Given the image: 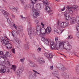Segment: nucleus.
<instances>
[{
  "label": "nucleus",
  "instance_id": "nucleus-16",
  "mask_svg": "<svg viewBox=\"0 0 79 79\" xmlns=\"http://www.w3.org/2000/svg\"><path fill=\"white\" fill-rule=\"evenodd\" d=\"M76 19L74 17H72L71 19L70 20V24L72 25V24H74L76 23Z\"/></svg>",
  "mask_w": 79,
  "mask_h": 79
},
{
  "label": "nucleus",
  "instance_id": "nucleus-61",
  "mask_svg": "<svg viewBox=\"0 0 79 79\" xmlns=\"http://www.w3.org/2000/svg\"><path fill=\"white\" fill-rule=\"evenodd\" d=\"M53 65L52 66H51V69H53Z\"/></svg>",
  "mask_w": 79,
  "mask_h": 79
},
{
  "label": "nucleus",
  "instance_id": "nucleus-54",
  "mask_svg": "<svg viewBox=\"0 0 79 79\" xmlns=\"http://www.w3.org/2000/svg\"><path fill=\"white\" fill-rule=\"evenodd\" d=\"M73 55H75L76 56H77V55L76 54H75V53H74V52H73L72 53Z\"/></svg>",
  "mask_w": 79,
  "mask_h": 79
},
{
  "label": "nucleus",
  "instance_id": "nucleus-22",
  "mask_svg": "<svg viewBox=\"0 0 79 79\" xmlns=\"http://www.w3.org/2000/svg\"><path fill=\"white\" fill-rule=\"evenodd\" d=\"M39 61L40 64H42L43 63H45V61H44V59L42 58H39Z\"/></svg>",
  "mask_w": 79,
  "mask_h": 79
},
{
  "label": "nucleus",
  "instance_id": "nucleus-57",
  "mask_svg": "<svg viewBox=\"0 0 79 79\" xmlns=\"http://www.w3.org/2000/svg\"><path fill=\"white\" fill-rule=\"evenodd\" d=\"M2 58H3V59H5V58H6V56H4L2 57Z\"/></svg>",
  "mask_w": 79,
  "mask_h": 79
},
{
  "label": "nucleus",
  "instance_id": "nucleus-7",
  "mask_svg": "<svg viewBox=\"0 0 79 79\" xmlns=\"http://www.w3.org/2000/svg\"><path fill=\"white\" fill-rule=\"evenodd\" d=\"M4 15V16L6 18V19L7 20V22H10V20L9 19V18L8 17V16H9V14L8 12L5 11L4 10H2V11Z\"/></svg>",
  "mask_w": 79,
  "mask_h": 79
},
{
  "label": "nucleus",
  "instance_id": "nucleus-4",
  "mask_svg": "<svg viewBox=\"0 0 79 79\" xmlns=\"http://www.w3.org/2000/svg\"><path fill=\"white\" fill-rule=\"evenodd\" d=\"M69 24V23L68 22H63L60 24L59 29L60 30H61L63 28H64L67 27Z\"/></svg>",
  "mask_w": 79,
  "mask_h": 79
},
{
  "label": "nucleus",
  "instance_id": "nucleus-13",
  "mask_svg": "<svg viewBox=\"0 0 79 79\" xmlns=\"http://www.w3.org/2000/svg\"><path fill=\"white\" fill-rule=\"evenodd\" d=\"M37 34L38 35H40V30L41 29V27L39 25H36Z\"/></svg>",
  "mask_w": 79,
  "mask_h": 79
},
{
  "label": "nucleus",
  "instance_id": "nucleus-12",
  "mask_svg": "<svg viewBox=\"0 0 79 79\" xmlns=\"http://www.w3.org/2000/svg\"><path fill=\"white\" fill-rule=\"evenodd\" d=\"M45 10L49 15H52V14H53V13L52 11L50 10V8L49 7V6H46Z\"/></svg>",
  "mask_w": 79,
  "mask_h": 79
},
{
  "label": "nucleus",
  "instance_id": "nucleus-27",
  "mask_svg": "<svg viewBox=\"0 0 79 79\" xmlns=\"http://www.w3.org/2000/svg\"><path fill=\"white\" fill-rule=\"evenodd\" d=\"M11 53L10 52H7L6 53V56H9L10 57V56H11Z\"/></svg>",
  "mask_w": 79,
  "mask_h": 79
},
{
  "label": "nucleus",
  "instance_id": "nucleus-24",
  "mask_svg": "<svg viewBox=\"0 0 79 79\" xmlns=\"http://www.w3.org/2000/svg\"><path fill=\"white\" fill-rule=\"evenodd\" d=\"M19 30L17 31V32H18L19 34H21L22 32H23V28L22 27H20L19 28H18Z\"/></svg>",
  "mask_w": 79,
  "mask_h": 79
},
{
  "label": "nucleus",
  "instance_id": "nucleus-59",
  "mask_svg": "<svg viewBox=\"0 0 79 79\" xmlns=\"http://www.w3.org/2000/svg\"><path fill=\"white\" fill-rule=\"evenodd\" d=\"M42 2L44 4L45 3V1L44 0H43Z\"/></svg>",
  "mask_w": 79,
  "mask_h": 79
},
{
  "label": "nucleus",
  "instance_id": "nucleus-1",
  "mask_svg": "<svg viewBox=\"0 0 79 79\" xmlns=\"http://www.w3.org/2000/svg\"><path fill=\"white\" fill-rule=\"evenodd\" d=\"M55 40L56 45V49L58 50H63V49H65L68 52L70 51L72 49V46L68 41H66L64 43L63 42H57L58 40V38L56 37L55 38Z\"/></svg>",
  "mask_w": 79,
  "mask_h": 79
},
{
  "label": "nucleus",
  "instance_id": "nucleus-34",
  "mask_svg": "<svg viewBox=\"0 0 79 79\" xmlns=\"http://www.w3.org/2000/svg\"><path fill=\"white\" fill-rule=\"evenodd\" d=\"M33 72H34V73H34L32 74V75L33 76H36V74H35V73H36L37 74H40V73L37 72L35 70H33Z\"/></svg>",
  "mask_w": 79,
  "mask_h": 79
},
{
  "label": "nucleus",
  "instance_id": "nucleus-60",
  "mask_svg": "<svg viewBox=\"0 0 79 79\" xmlns=\"http://www.w3.org/2000/svg\"><path fill=\"white\" fill-rule=\"evenodd\" d=\"M41 24L42 25V26H43V27H44V24H43V23H42Z\"/></svg>",
  "mask_w": 79,
  "mask_h": 79
},
{
  "label": "nucleus",
  "instance_id": "nucleus-42",
  "mask_svg": "<svg viewBox=\"0 0 79 79\" xmlns=\"http://www.w3.org/2000/svg\"><path fill=\"white\" fill-rule=\"evenodd\" d=\"M60 24V21H58L57 24L55 25V26L56 27H59V25Z\"/></svg>",
  "mask_w": 79,
  "mask_h": 79
},
{
  "label": "nucleus",
  "instance_id": "nucleus-62",
  "mask_svg": "<svg viewBox=\"0 0 79 79\" xmlns=\"http://www.w3.org/2000/svg\"><path fill=\"white\" fill-rule=\"evenodd\" d=\"M12 16L13 17V18H15V15H12Z\"/></svg>",
  "mask_w": 79,
  "mask_h": 79
},
{
  "label": "nucleus",
  "instance_id": "nucleus-5",
  "mask_svg": "<svg viewBox=\"0 0 79 79\" xmlns=\"http://www.w3.org/2000/svg\"><path fill=\"white\" fill-rule=\"evenodd\" d=\"M23 71H24V67L23 66H20L19 69L17 70L16 74H17L18 76H19V74L22 73Z\"/></svg>",
  "mask_w": 79,
  "mask_h": 79
},
{
  "label": "nucleus",
  "instance_id": "nucleus-19",
  "mask_svg": "<svg viewBox=\"0 0 79 79\" xmlns=\"http://www.w3.org/2000/svg\"><path fill=\"white\" fill-rule=\"evenodd\" d=\"M46 29L44 27H42L40 30V34H45Z\"/></svg>",
  "mask_w": 79,
  "mask_h": 79
},
{
  "label": "nucleus",
  "instance_id": "nucleus-14",
  "mask_svg": "<svg viewBox=\"0 0 79 79\" xmlns=\"http://www.w3.org/2000/svg\"><path fill=\"white\" fill-rule=\"evenodd\" d=\"M35 4H33L32 2V1H31V3L29 5V6L30 8L31 9V10H32V11H35V9H34V5Z\"/></svg>",
  "mask_w": 79,
  "mask_h": 79
},
{
  "label": "nucleus",
  "instance_id": "nucleus-3",
  "mask_svg": "<svg viewBox=\"0 0 79 79\" xmlns=\"http://www.w3.org/2000/svg\"><path fill=\"white\" fill-rule=\"evenodd\" d=\"M27 29L28 32L29 36H31L32 35H35V34H34V31L32 30H31V23L29 22L28 23L27 26Z\"/></svg>",
  "mask_w": 79,
  "mask_h": 79
},
{
  "label": "nucleus",
  "instance_id": "nucleus-31",
  "mask_svg": "<svg viewBox=\"0 0 79 79\" xmlns=\"http://www.w3.org/2000/svg\"><path fill=\"white\" fill-rule=\"evenodd\" d=\"M6 69H2L0 71V72L1 74H3V73H6Z\"/></svg>",
  "mask_w": 79,
  "mask_h": 79
},
{
  "label": "nucleus",
  "instance_id": "nucleus-41",
  "mask_svg": "<svg viewBox=\"0 0 79 79\" xmlns=\"http://www.w3.org/2000/svg\"><path fill=\"white\" fill-rule=\"evenodd\" d=\"M25 60V58L23 57L20 59V61L21 63H24V61Z\"/></svg>",
  "mask_w": 79,
  "mask_h": 79
},
{
  "label": "nucleus",
  "instance_id": "nucleus-11",
  "mask_svg": "<svg viewBox=\"0 0 79 79\" xmlns=\"http://www.w3.org/2000/svg\"><path fill=\"white\" fill-rule=\"evenodd\" d=\"M9 8L11 11L14 12H15V11L18 12V7H15L12 6H10Z\"/></svg>",
  "mask_w": 79,
  "mask_h": 79
},
{
  "label": "nucleus",
  "instance_id": "nucleus-2",
  "mask_svg": "<svg viewBox=\"0 0 79 79\" xmlns=\"http://www.w3.org/2000/svg\"><path fill=\"white\" fill-rule=\"evenodd\" d=\"M67 8L68 13L71 14L73 13V10L72 9L74 10L75 11H78L79 10V7L77 6H73L71 7L67 6Z\"/></svg>",
  "mask_w": 79,
  "mask_h": 79
},
{
  "label": "nucleus",
  "instance_id": "nucleus-25",
  "mask_svg": "<svg viewBox=\"0 0 79 79\" xmlns=\"http://www.w3.org/2000/svg\"><path fill=\"white\" fill-rule=\"evenodd\" d=\"M52 74L54 76H56V77L58 78V76H59V74H58V72L55 71L53 72L52 73Z\"/></svg>",
  "mask_w": 79,
  "mask_h": 79
},
{
  "label": "nucleus",
  "instance_id": "nucleus-49",
  "mask_svg": "<svg viewBox=\"0 0 79 79\" xmlns=\"http://www.w3.org/2000/svg\"><path fill=\"white\" fill-rule=\"evenodd\" d=\"M29 79H32V78H33V76L32 75H31L30 76H29Z\"/></svg>",
  "mask_w": 79,
  "mask_h": 79
},
{
  "label": "nucleus",
  "instance_id": "nucleus-43",
  "mask_svg": "<svg viewBox=\"0 0 79 79\" xmlns=\"http://www.w3.org/2000/svg\"><path fill=\"white\" fill-rule=\"evenodd\" d=\"M73 38V37L72 36H71V35H69L68 36V37L67 38V39H68V40H70L71 39Z\"/></svg>",
  "mask_w": 79,
  "mask_h": 79
},
{
  "label": "nucleus",
  "instance_id": "nucleus-32",
  "mask_svg": "<svg viewBox=\"0 0 79 79\" xmlns=\"http://www.w3.org/2000/svg\"><path fill=\"white\" fill-rule=\"evenodd\" d=\"M12 70H13L14 71H16V67L15 65H13L12 66Z\"/></svg>",
  "mask_w": 79,
  "mask_h": 79
},
{
  "label": "nucleus",
  "instance_id": "nucleus-9",
  "mask_svg": "<svg viewBox=\"0 0 79 79\" xmlns=\"http://www.w3.org/2000/svg\"><path fill=\"white\" fill-rule=\"evenodd\" d=\"M32 12V15L34 18H37V16H39V13L36 12V10H35V11L34 10Z\"/></svg>",
  "mask_w": 79,
  "mask_h": 79
},
{
  "label": "nucleus",
  "instance_id": "nucleus-64",
  "mask_svg": "<svg viewBox=\"0 0 79 79\" xmlns=\"http://www.w3.org/2000/svg\"><path fill=\"white\" fill-rule=\"evenodd\" d=\"M42 0H39V1H41L42 2Z\"/></svg>",
  "mask_w": 79,
  "mask_h": 79
},
{
  "label": "nucleus",
  "instance_id": "nucleus-15",
  "mask_svg": "<svg viewBox=\"0 0 79 79\" xmlns=\"http://www.w3.org/2000/svg\"><path fill=\"white\" fill-rule=\"evenodd\" d=\"M51 45L52 49H56L57 50H58L56 49V44H54L53 42H52L51 43Z\"/></svg>",
  "mask_w": 79,
  "mask_h": 79
},
{
  "label": "nucleus",
  "instance_id": "nucleus-55",
  "mask_svg": "<svg viewBox=\"0 0 79 79\" xmlns=\"http://www.w3.org/2000/svg\"><path fill=\"white\" fill-rule=\"evenodd\" d=\"M65 9V7H64L63 9H61V11H64Z\"/></svg>",
  "mask_w": 79,
  "mask_h": 79
},
{
  "label": "nucleus",
  "instance_id": "nucleus-8",
  "mask_svg": "<svg viewBox=\"0 0 79 79\" xmlns=\"http://www.w3.org/2000/svg\"><path fill=\"white\" fill-rule=\"evenodd\" d=\"M1 42H2L3 45L5 46L6 44L8 43L9 41L8 40L4 38L1 40Z\"/></svg>",
  "mask_w": 79,
  "mask_h": 79
},
{
  "label": "nucleus",
  "instance_id": "nucleus-48",
  "mask_svg": "<svg viewBox=\"0 0 79 79\" xmlns=\"http://www.w3.org/2000/svg\"><path fill=\"white\" fill-rule=\"evenodd\" d=\"M11 51L13 53H15V49H13L11 50Z\"/></svg>",
  "mask_w": 79,
  "mask_h": 79
},
{
  "label": "nucleus",
  "instance_id": "nucleus-26",
  "mask_svg": "<svg viewBox=\"0 0 79 79\" xmlns=\"http://www.w3.org/2000/svg\"><path fill=\"white\" fill-rule=\"evenodd\" d=\"M28 44H29V42H27L25 44L24 46V48L25 49V50H28V49H29V48H28Z\"/></svg>",
  "mask_w": 79,
  "mask_h": 79
},
{
  "label": "nucleus",
  "instance_id": "nucleus-51",
  "mask_svg": "<svg viewBox=\"0 0 79 79\" xmlns=\"http://www.w3.org/2000/svg\"><path fill=\"white\" fill-rule=\"evenodd\" d=\"M3 66L0 64V71L1 70V69H2V68H3Z\"/></svg>",
  "mask_w": 79,
  "mask_h": 79
},
{
  "label": "nucleus",
  "instance_id": "nucleus-17",
  "mask_svg": "<svg viewBox=\"0 0 79 79\" xmlns=\"http://www.w3.org/2000/svg\"><path fill=\"white\" fill-rule=\"evenodd\" d=\"M6 47L7 49L8 50H10L12 48V44L11 43H10L9 42L8 43H7L6 45Z\"/></svg>",
  "mask_w": 79,
  "mask_h": 79
},
{
  "label": "nucleus",
  "instance_id": "nucleus-56",
  "mask_svg": "<svg viewBox=\"0 0 79 79\" xmlns=\"http://www.w3.org/2000/svg\"><path fill=\"white\" fill-rule=\"evenodd\" d=\"M44 5L46 6H47V5H48V2H47V3L45 2Z\"/></svg>",
  "mask_w": 79,
  "mask_h": 79
},
{
  "label": "nucleus",
  "instance_id": "nucleus-44",
  "mask_svg": "<svg viewBox=\"0 0 79 79\" xmlns=\"http://www.w3.org/2000/svg\"><path fill=\"white\" fill-rule=\"evenodd\" d=\"M13 26L14 28L16 29V30H17L18 29V28L16 26V25H15V23H13Z\"/></svg>",
  "mask_w": 79,
  "mask_h": 79
},
{
  "label": "nucleus",
  "instance_id": "nucleus-20",
  "mask_svg": "<svg viewBox=\"0 0 79 79\" xmlns=\"http://www.w3.org/2000/svg\"><path fill=\"white\" fill-rule=\"evenodd\" d=\"M46 57L47 58H48L49 60H51V58H53V54H46Z\"/></svg>",
  "mask_w": 79,
  "mask_h": 79
},
{
  "label": "nucleus",
  "instance_id": "nucleus-35",
  "mask_svg": "<svg viewBox=\"0 0 79 79\" xmlns=\"http://www.w3.org/2000/svg\"><path fill=\"white\" fill-rule=\"evenodd\" d=\"M21 3L23 5H24L27 2V1H26V0H21Z\"/></svg>",
  "mask_w": 79,
  "mask_h": 79
},
{
  "label": "nucleus",
  "instance_id": "nucleus-6",
  "mask_svg": "<svg viewBox=\"0 0 79 79\" xmlns=\"http://www.w3.org/2000/svg\"><path fill=\"white\" fill-rule=\"evenodd\" d=\"M28 64L30 67H31L32 68L37 67V64H35V63L31 60H28Z\"/></svg>",
  "mask_w": 79,
  "mask_h": 79
},
{
  "label": "nucleus",
  "instance_id": "nucleus-28",
  "mask_svg": "<svg viewBox=\"0 0 79 79\" xmlns=\"http://www.w3.org/2000/svg\"><path fill=\"white\" fill-rule=\"evenodd\" d=\"M11 33L12 34V35L13 37H15V35H16V31H12V32H11Z\"/></svg>",
  "mask_w": 79,
  "mask_h": 79
},
{
  "label": "nucleus",
  "instance_id": "nucleus-33",
  "mask_svg": "<svg viewBox=\"0 0 79 79\" xmlns=\"http://www.w3.org/2000/svg\"><path fill=\"white\" fill-rule=\"evenodd\" d=\"M39 1V0H31V2H32L33 4H35V3H37Z\"/></svg>",
  "mask_w": 79,
  "mask_h": 79
},
{
  "label": "nucleus",
  "instance_id": "nucleus-40",
  "mask_svg": "<svg viewBox=\"0 0 79 79\" xmlns=\"http://www.w3.org/2000/svg\"><path fill=\"white\" fill-rule=\"evenodd\" d=\"M39 23V20L37 19L35 20V26L38 25V23Z\"/></svg>",
  "mask_w": 79,
  "mask_h": 79
},
{
  "label": "nucleus",
  "instance_id": "nucleus-10",
  "mask_svg": "<svg viewBox=\"0 0 79 79\" xmlns=\"http://www.w3.org/2000/svg\"><path fill=\"white\" fill-rule=\"evenodd\" d=\"M58 69L61 71H64L65 70V67L63 64H60L57 67Z\"/></svg>",
  "mask_w": 79,
  "mask_h": 79
},
{
  "label": "nucleus",
  "instance_id": "nucleus-47",
  "mask_svg": "<svg viewBox=\"0 0 79 79\" xmlns=\"http://www.w3.org/2000/svg\"><path fill=\"white\" fill-rule=\"evenodd\" d=\"M77 31L79 32V24L77 25Z\"/></svg>",
  "mask_w": 79,
  "mask_h": 79
},
{
  "label": "nucleus",
  "instance_id": "nucleus-37",
  "mask_svg": "<svg viewBox=\"0 0 79 79\" xmlns=\"http://www.w3.org/2000/svg\"><path fill=\"white\" fill-rule=\"evenodd\" d=\"M65 79H69V76L67 75L66 73H65V76H64Z\"/></svg>",
  "mask_w": 79,
  "mask_h": 79
},
{
  "label": "nucleus",
  "instance_id": "nucleus-46",
  "mask_svg": "<svg viewBox=\"0 0 79 79\" xmlns=\"http://www.w3.org/2000/svg\"><path fill=\"white\" fill-rule=\"evenodd\" d=\"M41 49H42L41 48H39L38 49H37V51L38 52H41Z\"/></svg>",
  "mask_w": 79,
  "mask_h": 79
},
{
  "label": "nucleus",
  "instance_id": "nucleus-58",
  "mask_svg": "<svg viewBox=\"0 0 79 79\" xmlns=\"http://www.w3.org/2000/svg\"><path fill=\"white\" fill-rule=\"evenodd\" d=\"M21 17L22 18V19H24V18H26L25 17H24L23 16V15H21Z\"/></svg>",
  "mask_w": 79,
  "mask_h": 79
},
{
  "label": "nucleus",
  "instance_id": "nucleus-29",
  "mask_svg": "<svg viewBox=\"0 0 79 79\" xmlns=\"http://www.w3.org/2000/svg\"><path fill=\"white\" fill-rule=\"evenodd\" d=\"M76 71L78 74H79V64L77 66L76 68Z\"/></svg>",
  "mask_w": 79,
  "mask_h": 79
},
{
  "label": "nucleus",
  "instance_id": "nucleus-36",
  "mask_svg": "<svg viewBox=\"0 0 79 79\" xmlns=\"http://www.w3.org/2000/svg\"><path fill=\"white\" fill-rule=\"evenodd\" d=\"M65 18L67 21H69L71 19V17H70V16L69 15L68 16L65 17Z\"/></svg>",
  "mask_w": 79,
  "mask_h": 79
},
{
  "label": "nucleus",
  "instance_id": "nucleus-21",
  "mask_svg": "<svg viewBox=\"0 0 79 79\" xmlns=\"http://www.w3.org/2000/svg\"><path fill=\"white\" fill-rule=\"evenodd\" d=\"M41 40L43 41L44 44H49V41H48V40L47 39L43 38L41 39Z\"/></svg>",
  "mask_w": 79,
  "mask_h": 79
},
{
  "label": "nucleus",
  "instance_id": "nucleus-50",
  "mask_svg": "<svg viewBox=\"0 0 79 79\" xmlns=\"http://www.w3.org/2000/svg\"><path fill=\"white\" fill-rule=\"evenodd\" d=\"M1 63L2 64V65H3V66H4V65H5V64H6L5 62V61L2 62H1Z\"/></svg>",
  "mask_w": 79,
  "mask_h": 79
},
{
  "label": "nucleus",
  "instance_id": "nucleus-39",
  "mask_svg": "<svg viewBox=\"0 0 79 79\" xmlns=\"http://www.w3.org/2000/svg\"><path fill=\"white\" fill-rule=\"evenodd\" d=\"M15 40L17 43H18V44H19V45L20 44V43H21V41H20L19 39H16Z\"/></svg>",
  "mask_w": 79,
  "mask_h": 79
},
{
  "label": "nucleus",
  "instance_id": "nucleus-23",
  "mask_svg": "<svg viewBox=\"0 0 79 79\" xmlns=\"http://www.w3.org/2000/svg\"><path fill=\"white\" fill-rule=\"evenodd\" d=\"M36 8L37 10H41V5L40 3H38L36 5Z\"/></svg>",
  "mask_w": 79,
  "mask_h": 79
},
{
  "label": "nucleus",
  "instance_id": "nucleus-63",
  "mask_svg": "<svg viewBox=\"0 0 79 79\" xmlns=\"http://www.w3.org/2000/svg\"><path fill=\"white\" fill-rule=\"evenodd\" d=\"M6 71L7 72V73H9L10 70H9V69H8Z\"/></svg>",
  "mask_w": 79,
  "mask_h": 79
},
{
  "label": "nucleus",
  "instance_id": "nucleus-18",
  "mask_svg": "<svg viewBox=\"0 0 79 79\" xmlns=\"http://www.w3.org/2000/svg\"><path fill=\"white\" fill-rule=\"evenodd\" d=\"M52 31V28L50 27H47L46 29V32L47 34H50Z\"/></svg>",
  "mask_w": 79,
  "mask_h": 79
},
{
  "label": "nucleus",
  "instance_id": "nucleus-38",
  "mask_svg": "<svg viewBox=\"0 0 79 79\" xmlns=\"http://www.w3.org/2000/svg\"><path fill=\"white\" fill-rule=\"evenodd\" d=\"M67 11H68V10H66L65 12V13L64 14V15L65 16V18H66V17H67L68 16H69V14H68V13H67Z\"/></svg>",
  "mask_w": 79,
  "mask_h": 79
},
{
  "label": "nucleus",
  "instance_id": "nucleus-30",
  "mask_svg": "<svg viewBox=\"0 0 79 79\" xmlns=\"http://www.w3.org/2000/svg\"><path fill=\"white\" fill-rule=\"evenodd\" d=\"M29 8V5L26 4L25 5L24 9L25 10H28Z\"/></svg>",
  "mask_w": 79,
  "mask_h": 79
},
{
  "label": "nucleus",
  "instance_id": "nucleus-45",
  "mask_svg": "<svg viewBox=\"0 0 79 79\" xmlns=\"http://www.w3.org/2000/svg\"><path fill=\"white\" fill-rule=\"evenodd\" d=\"M13 26L14 28L16 29V30H17L18 29V28L16 26V25H15V23H13Z\"/></svg>",
  "mask_w": 79,
  "mask_h": 79
},
{
  "label": "nucleus",
  "instance_id": "nucleus-53",
  "mask_svg": "<svg viewBox=\"0 0 79 79\" xmlns=\"http://www.w3.org/2000/svg\"><path fill=\"white\" fill-rule=\"evenodd\" d=\"M3 52L0 51V55H3Z\"/></svg>",
  "mask_w": 79,
  "mask_h": 79
},
{
  "label": "nucleus",
  "instance_id": "nucleus-52",
  "mask_svg": "<svg viewBox=\"0 0 79 79\" xmlns=\"http://www.w3.org/2000/svg\"><path fill=\"white\" fill-rule=\"evenodd\" d=\"M77 19H78L79 20L77 21V24H79V16H78Z\"/></svg>",
  "mask_w": 79,
  "mask_h": 79
}]
</instances>
